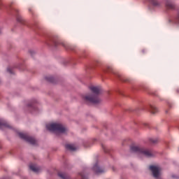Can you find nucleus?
I'll return each instance as SVG.
<instances>
[{
	"mask_svg": "<svg viewBox=\"0 0 179 179\" xmlns=\"http://www.w3.org/2000/svg\"><path fill=\"white\" fill-rule=\"evenodd\" d=\"M90 89L92 94L84 96V101H86L87 103H92V104H100L101 99L99 97V95L101 93V88L99 87L92 86Z\"/></svg>",
	"mask_w": 179,
	"mask_h": 179,
	"instance_id": "nucleus-1",
	"label": "nucleus"
},
{
	"mask_svg": "<svg viewBox=\"0 0 179 179\" xmlns=\"http://www.w3.org/2000/svg\"><path fill=\"white\" fill-rule=\"evenodd\" d=\"M131 152L145 156V157H153L155 155V152L146 148H142L139 146H132L131 148Z\"/></svg>",
	"mask_w": 179,
	"mask_h": 179,
	"instance_id": "nucleus-2",
	"label": "nucleus"
},
{
	"mask_svg": "<svg viewBox=\"0 0 179 179\" xmlns=\"http://www.w3.org/2000/svg\"><path fill=\"white\" fill-rule=\"evenodd\" d=\"M46 128L48 131H52V132H59V134H65L66 132V128L59 123L47 124Z\"/></svg>",
	"mask_w": 179,
	"mask_h": 179,
	"instance_id": "nucleus-3",
	"label": "nucleus"
},
{
	"mask_svg": "<svg viewBox=\"0 0 179 179\" xmlns=\"http://www.w3.org/2000/svg\"><path fill=\"white\" fill-rule=\"evenodd\" d=\"M19 136L21 139H24V141L28 142V143H30L31 145H37V140L26 134L19 133Z\"/></svg>",
	"mask_w": 179,
	"mask_h": 179,
	"instance_id": "nucleus-4",
	"label": "nucleus"
},
{
	"mask_svg": "<svg viewBox=\"0 0 179 179\" xmlns=\"http://www.w3.org/2000/svg\"><path fill=\"white\" fill-rule=\"evenodd\" d=\"M150 169L152 171V176L155 177V178H159L162 168L156 166H150Z\"/></svg>",
	"mask_w": 179,
	"mask_h": 179,
	"instance_id": "nucleus-5",
	"label": "nucleus"
},
{
	"mask_svg": "<svg viewBox=\"0 0 179 179\" xmlns=\"http://www.w3.org/2000/svg\"><path fill=\"white\" fill-rule=\"evenodd\" d=\"M29 169L31 170V171H34V173H40V171L41 170L40 167L37 166L36 164H31L29 165Z\"/></svg>",
	"mask_w": 179,
	"mask_h": 179,
	"instance_id": "nucleus-6",
	"label": "nucleus"
},
{
	"mask_svg": "<svg viewBox=\"0 0 179 179\" xmlns=\"http://www.w3.org/2000/svg\"><path fill=\"white\" fill-rule=\"evenodd\" d=\"M94 171L96 173V174H100L101 173H104V169L100 168L97 164H96L93 167Z\"/></svg>",
	"mask_w": 179,
	"mask_h": 179,
	"instance_id": "nucleus-7",
	"label": "nucleus"
},
{
	"mask_svg": "<svg viewBox=\"0 0 179 179\" xmlns=\"http://www.w3.org/2000/svg\"><path fill=\"white\" fill-rule=\"evenodd\" d=\"M166 9H174L176 8V6L171 1H166Z\"/></svg>",
	"mask_w": 179,
	"mask_h": 179,
	"instance_id": "nucleus-8",
	"label": "nucleus"
},
{
	"mask_svg": "<svg viewBox=\"0 0 179 179\" xmlns=\"http://www.w3.org/2000/svg\"><path fill=\"white\" fill-rule=\"evenodd\" d=\"M5 127L6 128H9V124L5 120L0 119V128Z\"/></svg>",
	"mask_w": 179,
	"mask_h": 179,
	"instance_id": "nucleus-9",
	"label": "nucleus"
},
{
	"mask_svg": "<svg viewBox=\"0 0 179 179\" xmlns=\"http://www.w3.org/2000/svg\"><path fill=\"white\" fill-rule=\"evenodd\" d=\"M66 148L68 150H71V152H73V151L76 150V147H75L72 144H67V145H66Z\"/></svg>",
	"mask_w": 179,
	"mask_h": 179,
	"instance_id": "nucleus-10",
	"label": "nucleus"
},
{
	"mask_svg": "<svg viewBox=\"0 0 179 179\" xmlns=\"http://www.w3.org/2000/svg\"><path fill=\"white\" fill-rule=\"evenodd\" d=\"M150 113H152V114H156V113H157V111H159V110L157 109V108L156 106H150Z\"/></svg>",
	"mask_w": 179,
	"mask_h": 179,
	"instance_id": "nucleus-11",
	"label": "nucleus"
},
{
	"mask_svg": "<svg viewBox=\"0 0 179 179\" xmlns=\"http://www.w3.org/2000/svg\"><path fill=\"white\" fill-rule=\"evenodd\" d=\"M150 2L153 6H160V2L157 0H150Z\"/></svg>",
	"mask_w": 179,
	"mask_h": 179,
	"instance_id": "nucleus-12",
	"label": "nucleus"
},
{
	"mask_svg": "<svg viewBox=\"0 0 179 179\" xmlns=\"http://www.w3.org/2000/svg\"><path fill=\"white\" fill-rule=\"evenodd\" d=\"M59 177L62 179H68V176L66 174L59 172L58 173Z\"/></svg>",
	"mask_w": 179,
	"mask_h": 179,
	"instance_id": "nucleus-13",
	"label": "nucleus"
},
{
	"mask_svg": "<svg viewBox=\"0 0 179 179\" xmlns=\"http://www.w3.org/2000/svg\"><path fill=\"white\" fill-rule=\"evenodd\" d=\"M46 80H48V82H54V78L52 76H49V77H46Z\"/></svg>",
	"mask_w": 179,
	"mask_h": 179,
	"instance_id": "nucleus-14",
	"label": "nucleus"
},
{
	"mask_svg": "<svg viewBox=\"0 0 179 179\" xmlns=\"http://www.w3.org/2000/svg\"><path fill=\"white\" fill-rule=\"evenodd\" d=\"M157 141H159L157 138H150L151 143H157Z\"/></svg>",
	"mask_w": 179,
	"mask_h": 179,
	"instance_id": "nucleus-15",
	"label": "nucleus"
},
{
	"mask_svg": "<svg viewBox=\"0 0 179 179\" xmlns=\"http://www.w3.org/2000/svg\"><path fill=\"white\" fill-rule=\"evenodd\" d=\"M80 175L81 176V179H87V176H86L84 172L80 173Z\"/></svg>",
	"mask_w": 179,
	"mask_h": 179,
	"instance_id": "nucleus-16",
	"label": "nucleus"
},
{
	"mask_svg": "<svg viewBox=\"0 0 179 179\" xmlns=\"http://www.w3.org/2000/svg\"><path fill=\"white\" fill-rule=\"evenodd\" d=\"M7 71H8L9 73H11V74L13 73V68L8 67L7 69Z\"/></svg>",
	"mask_w": 179,
	"mask_h": 179,
	"instance_id": "nucleus-17",
	"label": "nucleus"
},
{
	"mask_svg": "<svg viewBox=\"0 0 179 179\" xmlns=\"http://www.w3.org/2000/svg\"><path fill=\"white\" fill-rule=\"evenodd\" d=\"M17 22H20V23H23V18L18 17L17 18Z\"/></svg>",
	"mask_w": 179,
	"mask_h": 179,
	"instance_id": "nucleus-18",
	"label": "nucleus"
},
{
	"mask_svg": "<svg viewBox=\"0 0 179 179\" xmlns=\"http://www.w3.org/2000/svg\"><path fill=\"white\" fill-rule=\"evenodd\" d=\"M107 69H108V72H113V73H114V71H113V68L108 67Z\"/></svg>",
	"mask_w": 179,
	"mask_h": 179,
	"instance_id": "nucleus-19",
	"label": "nucleus"
},
{
	"mask_svg": "<svg viewBox=\"0 0 179 179\" xmlns=\"http://www.w3.org/2000/svg\"><path fill=\"white\" fill-rule=\"evenodd\" d=\"M102 148L103 149L104 152H106V147L104 145H102Z\"/></svg>",
	"mask_w": 179,
	"mask_h": 179,
	"instance_id": "nucleus-20",
	"label": "nucleus"
},
{
	"mask_svg": "<svg viewBox=\"0 0 179 179\" xmlns=\"http://www.w3.org/2000/svg\"><path fill=\"white\" fill-rule=\"evenodd\" d=\"M63 47H66V45H65V43H62Z\"/></svg>",
	"mask_w": 179,
	"mask_h": 179,
	"instance_id": "nucleus-21",
	"label": "nucleus"
},
{
	"mask_svg": "<svg viewBox=\"0 0 179 179\" xmlns=\"http://www.w3.org/2000/svg\"><path fill=\"white\" fill-rule=\"evenodd\" d=\"M33 106V105H29V106Z\"/></svg>",
	"mask_w": 179,
	"mask_h": 179,
	"instance_id": "nucleus-22",
	"label": "nucleus"
},
{
	"mask_svg": "<svg viewBox=\"0 0 179 179\" xmlns=\"http://www.w3.org/2000/svg\"><path fill=\"white\" fill-rule=\"evenodd\" d=\"M33 108H34V106H32Z\"/></svg>",
	"mask_w": 179,
	"mask_h": 179,
	"instance_id": "nucleus-23",
	"label": "nucleus"
},
{
	"mask_svg": "<svg viewBox=\"0 0 179 179\" xmlns=\"http://www.w3.org/2000/svg\"><path fill=\"white\" fill-rule=\"evenodd\" d=\"M0 33H1V29H0Z\"/></svg>",
	"mask_w": 179,
	"mask_h": 179,
	"instance_id": "nucleus-24",
	"label": "nucleus"
}]
</instances>
